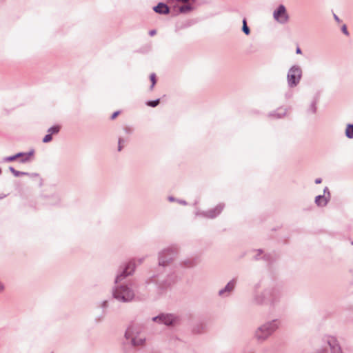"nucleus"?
<instances>
[{
    "instance_id": "nucleus-1",
    "label": "nucleus",
    "mask_w": 353,
    "mask_h": 353,
    "mask_svg": "<svg viewBox=\"0 0 353 353\" xmlns=\"http://www.w3.org/2000/svg\"><path fill=\"white\" fill-rule=\"evenodd\" d=\"M279 325L280 323L277 319L265 322L255 331L256 339L259 341H264L279 327Z\"/></svg>"
},
{
    "instance_id": "nucleus-2",
    "label": "nucleus",
    "mask_w": 353,
    "mask_h": 353,
    "mask_svg": "<svg viewBox=\"0 0 353 353\" xmlns=\"http://www.w3.org/2000/svg\"><path fill=\"white\" fill-rule=\"evenodd\" d=\"M141 327L132 325H130L125 333V338L130 341V343L133 346L143 345L145 341V337L141 335Z\"/></svg>"
},
{
    "instance_id": "nucleus-3",
    "label": "nucleus",
    "mask_w": 353,
    "mask_h": 353,
    "mask_svg": "<svg viewBox=\"0 0 353 353\" xmlns=\"http://www.w3.org/2000/svg\"><path fill=\"white\" fill-rule=\"evenodd\" d=\"M114 297L121 302H129L134 299V291L130 285H121L113 290Z\"/></svg>"
},
{
    "instance_id": "nucleus-4",
    "label": "nucleus",
    "mask_w": 353,
    "mask_h": 353,
    "mask_svg": "<svg viewBox=\"0 0 353 353\" xmlns=\"http://www.w3.org/2000/svg\"><path fill=\"white\" fill-rule=\"evenodd\" d=\"M302 77V70L298 65L291 67L287 74L288 84L290 87L296 86L301 81Z\"/></svg>"
},
{
    "instance_id": "nucleus-5",
    "label": "nucleus",
    "mask_w": 353,
    "mask_h": 353,
    "mask_svg": "<svg viewBox=\"0 0 353 353\" xmlns=\"http://www.w3.org/2000/svg\"><path fill=\"white\" fill-rule=\"evenodd\" d=\"M177 250L174 248L163 250L159 256V264L161 266L168 265L176 256Z\"/></svg>"
},
{
    "instance_id": "nucleus-6",
    "label": "nucleus",
    "mask_w": 353,
    "mask_h": 353,
    "mask_svg": "<svg viewBox=\"0 0 353 353\" xmlns=\"http://www.w3.org/2000/svg\"><path fill=\"white\" fill-rule=\"evenodd\" d=\"M152 321L159 324L174 325L178 322L179 319L177 316L172 314H161L153 317Z\"/></svg>"
},
{
    "instance_id": "nucleus-7",
    "label": "nucleus",
    "mask_w": 353,
    "mask_h": 353,
    "mask_svg": "<svg viewBox=\"0 0 353 353\" xmlns=\"http://www.w3.org/2000/svg\"><path fill=\"white\" fill-rule=\"evenodd\" d=\"M273 17L278 23L284 24L288 21L289 16L287 13L285 7L283 5H280L277 9L273 12Z\"/></svg>"
},
{
    "instance_id": "nucleus-8",
    "label": "nucleus",
    "mask_w": 353,
    "mask_h": 353,
    "mask_svg": "<svg viewBox=\"0 0 353 353\" xmlns=\"http://www.w3.org/2000/svg\"><path fill=\"white\" fill-rule=\"evenodd\" d=\"M265 294L268 295V305L270 306H274L281 300V294L276 290H265Z\"/></svg>"
},
{
    "instance_id": "nucleus-9",
    "label": "nucleus",
    "mask_w": 353,
    "mask_h": 353,
    "mask_svg": "<svg viewBox=\"0 0 353 353\" xmlns=\"http://www.w3.org/2000/svg\"><path fill=\"white\" fill-rule=\"evenodd\" d=\"M34 150H31L28 152H19L16 154L15 155L8 157L5 158V161H12L17 159V158H19V157H24L23 159H20L19 161L21 163H26L29 162L31 160V158L34 155Z\"/></svg>"
},
{
    "instance_id": "nucleus-10",
    "label": "nucleus",
    "mask_w": 353,
    "mask_h": 353,
    "mask_svg": "<svg viewBox=\"0 0 353 353\" xmlns=\"http://www.w3.org/2000/svg\"><path fill=\"white\" fill-rule=\"evenodd\" d=\"M135 269V262L130 261L128 265L125 266V269L122 272L121 274L117 275L115 279V282L118 283L122 281L125 276L130 275Z\"/></svg>"
},
{
    "instance_id": "nucleus-11",
    "label": "nucleus",
    "mask_w": 353,
    "mask_h": 353,
    "mask_svg": "<svg viewBox=\"0 0 353 353\" xmlns=\"http://www.w3.org/2000/svg\"><path fill=\"white\" fill-rule=\"evenodd\" d=\"M236 285V281L232 279L219 292V295L221 296H228L234 289Z\"/></svg>"
},
{
    "instance_id": "nucleus-12",
    "label": "nucleus",
    "mask_w": 353,
    "mask_h": 353,
    "mask_svg": "<svg viewBox=\"0 0 353 353\" xmlns=\"http://www.w3.org/2000/svg\"><path fill=\"white\" fill-rule=\"evenodd\" d=\"M326 343L330 348L331 353H342L341 347L335 338L328 337L326 340Z\"/></svg>"
},
{
    "instance_id": "nucleus-13",
    "label": "nucleus",
    "mask_w": 353,
    "mask_h": 353,
    "mask_svg": "<svg viewBox=\"0 0 353 353\" xmlns=\"http://www.w3.org/2000/svg\"><path fill=\"white\" fill-rule=\"evenodd\" d=\"M223 208V205L221 204H219L214 209H212L208 212H203L201 214L206 218L213 219L221 212ZM199 214H197V215H199Z\"/></svg>"
},
{
    "instance_id": "nucleus-14",
    "label": "nucleus",
    "mask_w": 353,
    "mask_h": 353,
    "mask_svg": "<svg viewBox=\"0 0 353 353\" xmlns=\"http://www.w3.org/2000/svg\"><path fill=\"white\" fill-rule=\"evenodd\" d=\"M268 295L265 294V290L261 293L256 294L254 301L257 305H268Z\"/></svg>"
},
{
    "instance_id": "nucleus-15",
    "label": "nucleus",
    "mask_w": 353,
    "mask_h": 353,
    "mask_svg": "<svg viewBox=\"0 0 353 353\" xmlns=\"http://www.w3.org/2000/svg\"><path fill=\"white\" fill-rule=\"evenodd\" d=\"M330 198V193L328 192V196L326 195H319L315 198V203L319 206H325L328 203Z\"/></svg>"
},
{
    "instance_id": "nucleus-16",
    "label": "nucleus",
    "mask_w": 353,
    "mask_h": 353,
    "mask_svg": "<svg viewBox=\"0 0 353 353\" xmlns=\"http://www.w3.org/2000/svg\"><path fill=\"white\" fill-rule=\"evenodd\" d=\"M154 10L159 14H168L169 12V8L165 3H159L154 8Z\"/></svg>"
},
{
    "instance_id": "nucleus-17",
    "label": "nucleus",
    "mask_w": 353,
    "mask_h": 353,
    "mask_svg": "<svg viewBox=\"0 0 353 353\" xmlns=\"http://www.w3.org/2000/svg\"><path fill=\"white\" fill-rule=\"evenodd\" d=\"M345 136L349 139H353V124H348L347 125Z\"/></svg>"
},
{
    "instance_id": "nucleus-18",
    "label": "nucleus",
    "mask_w": 353,
    "mask_h": 353,
    "mask_svg": "<svg viewBox=\"0 0 353 353\" xmlns=\"http://www.w3.org/2000/svg\"><path fill=\"white\" fill-rule=\"evenodd\" d=\"M192 9V6L191 5L186 4V5L181 6L179 8V11L181 13H186V12L191 11Z\"/></svg>"
},
{
    "instance_id": "nucleus-19",
    "label": "nucleus",
    "mask_w": 353,
    "mask_h": 353,
    "mask_svg": "<svg viewBox=\"0 0 353 353\" xmlns=\"http://www.w3.org/2000/svg\"><path fill=\"white\" fill-rule=\"evenodd\" d=\"M10 172L15 176H22V175H28V173L27 172H20V171H17L16 170H14L12 167H10Z\"/></svg>"
},
{
    "instance_id": "nucleus-20",
    "label": "nucleus",
    "mask_w": 353,
    "mask_h": 353,
    "mask_svg": "<svg viewBox=\"0 0 353 353\" xmlns=\"http://www.w3.org/2000/svg\"><path fill=\"white\" fill-rule=\"evenodd\" d=\"M59 130H60L59 126L55 125V126H52V127L48 129V134H51V135H52V134L58 133Z\"/></svg>"
},
{
    "instance_id": "nucleus-21",
    "label": "nucleus",
    "mask_w": 353,
    "mask_h": 353,
    "mask_svg": "<svg viewBox=\"0 0 353 353\" xmlns=\"http://www.w3.org/2000/svg\"><path fill=\"white\" fill-rule=\"evenodd\" d=\"M243 32L246 34L248 35L250 32L249 28L247 26L246 20H243V27H242Z\"/></svg>"
},
{
    "instance_id": "nucleus-22",
    "label": "nucleus",
    "mask_w": 353,
    "mask_h": 353,
    "mask_svg": "<svg viewBox=\"0 0 353 353\" xmlns=\"http://www.w3.org/2000/svg\"><path fill=\"white\" fill-rule=\"evenodd\" d=\"M159 103V99L154 101H149L147 102V105L151 107H156Z\"/></svg>"
},
{
    "instance_id": "nucleus-23",
    "label": "nucleus",
    "mask_w": 353,
    "mask_h": 353,
    "mask_svg": "<svg viewBox=\"0 0 353 353\" xmlns=\"http://www.w3.org/2000/svg\"><path fill=\"white\" fill-rule=\"evenodd\" d=\"M150 81H152V85H151V90L153 88V87L154 86L155 83H156V75L154 73H152L150 74Z\"/></svg>"
},
{
    "instance_id": "nucleus-24",
    "label": "nucleus",
    "mask_w": 353,
    "mask_h": 353,
    "mask_svg": "<svg viewBox=\"0 0 353 353\" xmlns=\"http://www.w3.org/2000/svg\"><path fill=\"white\" fill-rule=\"evenodd\" d=\"M52 137L51 134H46L44 137V138L43 139V143H48V142H50L52 140Z\"/></svg>"
},
{
    "instance_id": "nucleus-25",
    "label": "nucleus",
    "mask_w": 353,
    "mask_h": 353,
    "mask_svg": "<svg viewBox=\"0 0 353 353\" xmlns=\"http://www.w3.org/2000/svg\"><path fill=\"white\" fill-rule=\"evenodd\" d=\"M342 31L345 34V35H348V31L347 30V27L345 25H343V27H342Z\"/></svg>"
},
{
    "instance_id": "nucleus-26",
    "label": "nucleus",
    "mask_w": 353,
    "mask_h": 353,
    "mask_svg": "<svg viewBox=\"0 0 353 353\" xmlns=\"http://www.w3.org/2000/svg\"><path fill=\"white\" fill-rule=\"evenodd\" d=\"M100 306H101V307H103V308H105V307H107V306H108V302H107V301H102V302L101 303V305H100Z\"/></svg>"
},
{
    "instance_id": "nucleus-27",
    "label": "nucleus",
    "mask_w": 353,
    "mask_h": 353,
    "mask_svg": "<svg viewBox=\"0 0 353 353\" xmlns=\"http://www.w3.org/2000/svg\"><path fill=\"white\" fill-rule=\"evenodd\" d=\"M323 192H324V194L323 195H326L327 196H328V192H330L329 190H328V188L325 187L324 188Z\"/></svg>"
},
{
    "instance_id": "nucleus-28",
    "label": "nucleus",
    "mask_w": 353,
    "mask_h": 353,
    "mask_svg": "<svg viewBox=\"0 0 353 353\" xmlns=\"http://www.w3.org/2000/svg\"><path fill=\"white\" fill-rule=\"evenodd\" d=\"M119 114V112H115L114 113H113V114L111 116V119H115L117 115Z\"/></svg>"
},
{
    "instance_id": "nucleus-29",
    "label": "nucleus",
    "mask_w": 353,
    "mask_h": 353,
    "mask_svg": "<svg viewBox=\"0 0 353 353\" xmlns=\"http://www.w3.org/2000/svg\"><path fill=\"white\" fill-rule=\"evenodd\" d=\"M122 141H123V140L121 139H119V150H121L122 148V146H121Z\"/></svg>"
},
{
    "instance_id": "nucleus-30",
    "label": "nucleus",
    "mask_w": 353,
    "mask_h": 353,
    "mask_svg": "<svg viewBox=\"0 0 353 353\" xmlns=\"http://www.w3.org/2000/svg\"><path fill=\"white\" fill-rule=\"evenodd\" d=\"M149 34L150 36H154L156 34V30H152L150 31Z\"/></svg>"
},
{
    "instance_id": "nucleus-31",
    "label": "nucleus",
    "mask_w": 353,
    "mask_h": 353,
    "mask_svg": "<svg viewBox=\"0 0 353 353\" xmlns=\"http://www.w3.org/2000/svg\"><path fill=\"white\" fill-rule=\"evenodd\" d=\"M285 113L284 112H281V113H279V114H277L276 117H277V118H281L283 116H284V115H285Z\"/></svg>"
},
{
    "instance_id": "nucleus-32",
    "label": "nucleus",
    "mask_w": 353,
    "mask_h": 353,
    "mask_svg": "<svg viewBox=\"0 0 353 353\" xmlns=\"http://www.w3.org/2000/svg\"><path fill=\"white\" fill-rule=\"evenodd\" d=\"M315 183H316V184H319V183H321V179H320V178L316 179L315 180Z\"/></svg>"
},
{
    "instance_id": "nucleus-33",
    "label": "nucleus",
    "mask_w": 353,
    "mask_h": 353,
    "mask_svg": "<svg viewBox=\"0 0 353 353\" xmlns=\"http://www.w3.org/2000/svg\"><path fill=\"white\" fill-rule=\"evenodd\" d=\"M296 52L297 54H301V49H300L299 48H296Z\"/></svg>"
},
{
    "instance_id": "nucleus-34",
    "label": "nucleus",
    "mask_w": 353,
    "mask_h": 353,
    "mask_svg": "<svg viewBox=\"0 0 353 353\" xmlns=\"http://www.w3.org/2000/svg\"><path fill=\"white\" fill-rule=\"evenodd\" d=\"M334 19H335L337 22H339V17H338L336 14H334Z\"/></svg>"
},
{
    "instance_id": "nucleus-35",
    "label": "nucleus",
    "mask_w": 353,
    "mask_h": 353,
    "mask_svg": "<svg viewBox=\"0 0 353 353\" xmlns=\"http://www.w3.org/2000/svg\"><path fill=\"white\" fill-rule=\"evenodd\" d=\"M177 1H181L184 3H188L190 0H176Z\"/></svg>"
},
{
    "instance_id": "nucleus-36",
    "label": "nucleus",
    "mask_w": 353,
    "mask_h": 353,
    "mask_svg": "<svg viewBox=\"0 0 353 353\" xmlns=\"http://www.w3.org/2000/svg\"><path fill=\"white\" fill-rule=\"evenodd\" d=\"M4 287L3 285L0 283V291H2L3 290Z\"/></svg>"
},
{
    "instance_id": "nucleus-37",
    "label": "nucleus",
    "mask_w": 353,
    "mask_h": 353,
    "mask_svg": "<svg viewBox=\"0 0 353 353\" xmlns=\"http://www.w3.org/2000/svg\"><path fill=\"white\" fill-rule=\"evenodd\" d=\"M179 203L183 205L186 204V202L185 201H180Z\"/></svg>"
},
{
    "instance_id": "nucleus-38",
    "label": "nucleus",
    "mask_w": 353,
    "mask_h": 353,
    "mask_svg": "<svg viewBox=\"0 0 353 353\" xmlns=\"http://www.w3.org/2000/svg\"><path fill=\"white\" fill-rule=\"evenodd\" d=\"M169 200H170V201H174V199H173L172 197H170V198H169Z\"/></svg>"
},
{
    "instance_id": "nucleus-39",
    "label": "nucleus",
    "mask_w": 353,
    "mask_h": 353,
    "mask_svg": "<svg viewBox=\"0 0 353 353\" xmlns=\"http://www.w3.org/2000/svg\"><path fill=\"white\" fill-rule=\"evenodd\" d=\"M141 262H142V260H141V259H140V260L139 261V264L141 263Z\"/></svg>"
}]
</instances>
